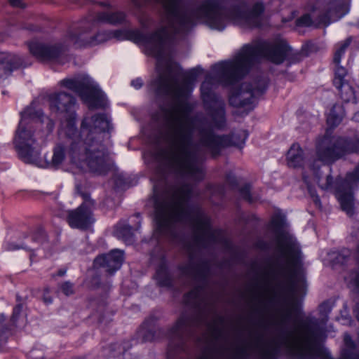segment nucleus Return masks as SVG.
I'll return each instance as SVG.
<instances>
[{"label": "nucleus", "instance_id": "obj_1", "mask_svg": "<svg viewBox=\"0 0 359 359\" xmlns=\"http://www.w3.org/2000/svg\"><path fill=\"white\" fill-rule=\"evenodd\" d=\"M201 71L197 67L183 73L175 67L166 76L154 82L157 96L172 100L168 108L161 107L166 118V150L156 149L143 154L147 163L155 164L163 172L168 170L177 177L194 181L204 178L202 162L205 149L215 156L224 147H242L248 137L244 130L230 136L216 135L198 117L191 116L193 106L187 99L193 90V83Z\"/></svg>", "mask_w": 359, "mask_h": 359}, {"label": "nucleus", "instance_id": "obj_2", "mask_svg": "<svg viewBox=\"0 0 359 359\" xmlns=\"http://www.w3.org/2000/svg\"><path fill=\"white\" fill-rule=\"evenodd\" d=\"M137 8H141L149 0H132ZM162 6L161 27L154 32L145 34L138 29H117L97 31L95 19L81 21L69 29L61 41L42 43L32 41L29 49L32 55L41 61L64 62L71 46L91 47L111 39H128L143 46L147 55L156 59V68L158 76L150 83L161 76H166L175 66L168 57L171 44L170 32L185 34L193 28L198 21L205 24L211 29L223 31L226 27V0H198L190 7L184 6L183 0H157Z\"/></svg>", "mask_w": 359, "mask_h": 359}, {"label": "nucleus", "instance_id": "obj_3", "mask_svg": "<svg viewBox=\"0 0 359 359\" xmlns=\"http://www.w3.org/2000/svg\"><path fill=\"white\" fill-rule=\"evenodd\" d=\"M191 191V187L185 183L168 187L162 193L157 184L154 186V236L177 243L181 238L180 227L189 226L193 231L191 240L182 243L189 260L180 266L181 273L194 281L195 287H205L209 264L199 254L220 242L222 233L211 228L209 218L200 208L189 203Z\"/></svg>", "mask_w": 359, "mask_h": 359}, {"label": "nucleus", "instance_id": "obj_4", "mask_svg": "<svg viewBox=\"0 0 359 359\" xmlns=\"http://www.w3.org/2000/svg\"><path fill=\"white\" fill-rule=\"evenodd\" d=\"M261 59L276 65L287 60L290 65L299 62L302 60V55L293 53L283 40L258 39L244 45L232 60L212 65L211 74L206 76L201 86V92L205 110L214 127L219 129L225 127L226 112L224 101L212 90V80L225 86L233 85Z\"/></svg>", "mask_w": 359, "mask_h": 359}, {"label": "nucleus", "instance_id": "obj_5", "mask_svg": "<svg viewBox=\"0 0 359 359\" xmlns=\"http://www.w3.org/2000/svg\"><path fill=\"white\" fill-rule=\"evenodd\" d=\"M76 114L62 117L59 133L68 140L69 159L73 168L97 175H106L113 166L103 139L111 128L110 120L104 114L84 116L79 131Z\"/></svg>", "mask_w": 359, "mask_h": 359}, {"label": "nucleus", "instance_id": "obj_6", "mask_svg": "<svg viewBox=\"0 0 359 359\" xmlns=\"http://www.w3.org/2000/svg\"><path fill=\"white\" fill-rule=\"evenodd\" d=\"M185 305L190 309L184 312L177 323L169 330L168 358L171 359L175 351H182L186 339L196 328L204 327L207 333L204 336L207 344L202 355L198 359H222V352L216 341L223 334V318L213 314L212 319L208 316L205 287H195L184 297Z\"/></svg>", "mask_w": 359, "mask_h": 359}, {"label": "nucleus", "instance_id": "obj_7", "mask_svg": "<svg viewBox=\"0 0 359 359\" xmlns=\"http://www.w3.org/2000/svg\"><path fill=\"white\" fill-rule=\"evenodd\" d=\"M296 309V304L289 302L280 310L278 319L274 323L278 331L276 347L260 348L261 359H276L280 349L296 359H326V352L320 345L324 330L318 319L306 318L299 320L292 330L284 329Z\"/></svg>", "mask_w": 359, "mask_h": 359}, {"label": "nucleus", "instance_id": "obj_8", "mask_svg": "<svg viewBox=\"0 0 359 359\" xmlns=\"http://www.w3.org/2000/svg\"><path fill=\"white\" fill-rule=\"evenodd\" d=\"M359 151V140L347 139L341 137L325 135L316 144L317 159L309 163V169L313 178L318 186L325 190L334 189L341 205V210L348 216L354 214V198L353 190L359 182V165L352 172L348 173L344 180H337L335 182L330 175L326 177L325 182L322 183L320 167L321 163H332L343 156Z\"/></svg>", "mask_w": 359, "mask_h": 359}, {"label": "nucleus", "instance_id": "obj_9", "mask_svg": "<svg viewBox=\"0 0 359 359\" xmlns=\"http://www.w3.org/2000/svg\"><path fill=\"white\" fill-rule=\"evenodd\" d=\"M271 226L275 234L276 255L264 276L275 280L281 292H292L294 286L290 278L302 261L299 247L295 238L283 230L284 220L281 216H274Z\"/></svg>", "mask_w": 359, "mask_h": 359}, {"label": "nucleus", "instance_id": "obj_10", "mask_svg": "<svg viewBox=\"0 0 359 359\" xmlns=\"http://www.w3.org/2000/svg\"><path fill=\"white\" fill-rule=\"evenodd\" d=\"M20 116L13 140L17 154L25 163L43 166L41 162V146L34 128L38 123H45L46 133L48 135L53 132L55 123L48 117H44L43 111L36 109L34 102L20 113Z\"/></svg>", "mask_w": 359, "mask_h": 359}, {"label": "nucleus", "instance_id": "obj_11", "mask_svg": "<svg viewBox=\"0 0 359 359\" xmlns=\"http://www.w3.org/2000/svg\"><path fill=\"white\" fill-rule=\"evenodd\" d=\"M59 85L76 93L89 108H103L106 105L104 93L87 74H80L65 78L60 81Z\"/></svg>", "mask_w": 359, "mask_h": 359}, {"label": "nucleus", "instance_id": "obj_12", "mask_svg": "<svg viewBox=\"0 0 359 359\" xmlns=\"http://www.w3.org/2000/svg\"><path fill=\"white\" fill-rule=\"evenodd\" d=\"M268 84L269 79L264 75L257 76L251 82L243 83L231 92L229 104L236 108L252 110L257 99L266 92Z\"/></svg>", "mask_w": 359, "mask_h": 359}, {"label": "nucleus", "instance_id": "obj_13", "mask_svg": "<svg viewBox=\"0 0 359 359\" xmlns=\"http://www.w3.org/2000/svg\"><path fill=\"white\" fill-rule=\"evenodd\" d=\"M350 0H331L326 5L325 11L313 20L309 14H305L296 21L298 27H309L311 25L328 26L332 22L337 21L344 17L349 11Z\"/></svg>", "mask_w": 359, "mask_h": 359}, {"label": "nucleus", "instance_id": "obj_14", "mask_svg": "<svg viewBox=\"0 0 359 359\" xmlns=\"http://www.w3.org/2000/svg\"><path fill=\"white\" fill-rule=\"evenodd\" d=\"M83 203L76 209L67 212V221L72 228L86 229L94 222L95 201L87 194H82Z\"/></svg>", "mask_w": 359, "mask_h": 359}, {"label": "nucleus", "instance_id": "obj_15", "mask_svg": "<svg viewBox=\"0 0 359 359\" xmlns=\"http://www.w3.org/2000/svg\"><path fill=\"white\" fill-rule=\"evenodd\" d=\"M50 110L57 116H72L75 112L76 98L70 93L60 91L48 95Z\"/></svg>", "mask_w": 359, "mask_h": 359}, {"label": "nucleus", "instance_id": "obj_16", "mask_svg": "<svg viewBox=\"0 0 359 359\" xmlns=\"http://www.w3.org/2000/svg\"><path fill=\"white\" fill-rule=\"evenodd\" d=\"M123 259V251L114 249L107 254L97 256L94 260V266L113 274L121 267Z\"/></svg>", "mask_w": 359, "mask_h": 359}, {"label": "nucleus", "instance_id": "obj_17", "mask_svg": "<svg viewBox=\"0 0 359 359\" xmlns=\"http://www.w3.org/2000/svg\"><path fill=\"white\" fill-rule=\"evenodd\" d=\"M27 65L22 56L15 53L0 50V80L7 79L15 70Z\"/></svg>", "mask_w": 359, "mask_h": 359}, {"label": "nucleus", "instance_id": "obj_18", "mask_svg": "<svg viewBox=\"0 0 359 359\" xmlns=\"http://www.w3.org/2000/svg\"><path fill=\"white\" fill-rule=\"evenodd\" d=\"M68 153V144L66 142H58L53 148V154L51 158L50 159L46 158L45 162H43L41 159V162L43 164V166L39 167L53 170H58L62 168L64 162L67 159L70 165V168L73 172L83 173L84 172L79 171L76 169L72 168L69 162Z\"/></svg>", "mask_w": 359, "mask_h": 359}, {"label": "nucleus", "instance_id": "obj_19", "mask_svg": "<svg viewBox=\"0 0 359 359\" xmlns=\"http://www.w3.org/2000/svg\"><path fill=\"white\" fill-rule=\"evenodd\" d=\"M24 238L25 241H20L19 243H8L6 246V249L8 250L23 249L27 251H32L36 248V245L43 244L46 241V235L42 229H38L31 236L25 235Z\"/></svg>", "mask_w": 359, "mask_h": 359}, {"label": "nucleus", "instance_id": "obj_20", "mask_svg": "<svg viewBox=\"0 0 359 359\" xmlns=\"http://www.w3.org/2000/svg\"><path fill=\"white\" fill-rule=\"evenodd\" d=\"M126 14L121 11H103L98 13L95 19L96 22L102 23H108L110 25H120L126 21Z\"/></svg>", "mask_w": 359, "mask_h": 359}, {"label": "nucleus", "instance_id": "obj_21", "mask_svg": "<svg viewBox=\"0 0 359 359\" xmlns=\"http://www.w3.org/2000/svg\"><path fill=\"white\" fill-rule=\"evenodd\" d=\"M131 347V343L127 341L121 344L116 343L111 344L109 348L112 357L120 358L121 359H137V356L133 355L129 351Z\"/></svg>", "mask_w": 359, "mask_h": 359}, {"label": "nucleus", "instance_id": "obj_22", "mask_svg": "<svg viewBox=\"0 0 359 359\" xmlns=\"http://www.w3.org/2000/svg\"><path fill=\"white\" fill-rule=\"evenodd\" d=\"M131 347V343L127 341L121 344L116 343L111 344L109 348L112 357L120 358L121 359H137V356L133 355L129 351Z\"/></svg>", "mask_w": 359, "mask_h": 359}, {"label": "nucleus", "instance_id": "obj_23", "mask_svg": "<svg viewBox=\"0 0 359 359\" xmlns=\"http://www.w3.org/2000/svg\"><path fill=\"white\" fill-rule=\"evenodd\" d=\"M287 164L290 167H301L304 163V152L299 144H294L287 154Z\"/></svg>", "mask_w": 359, "mask_h": 359}, {"label": "nucleus", "instance_id": "obj_24", "mask_svg": "<svg viewBox=\"0 0 359 359\" xmlns=\"http://www.w3.org/2000/svg\"><path fill=\"white\" fill-rule=\"evenodd\" d=\"M116 236L126 244H132L135 241L134 233L131 226L126 222H120L115 227Z\"/></svg>", "mask_w": 359, "mask_h": 359}, {"label": "nucleus", "instance_id": "obj_25", "mask_svg": "<svg viewBox=\"0 0 359 359\" xmlns=\"http://www.w3.org/2000/svg\"><path fill=\"white\" fill-rule=\"evenodd\" d=\"M344 341L345 348L343 350L341 358L340 359H359V353H358L357 346L352 340L351 337L346 333L344 334Z\"/></svg>", "mask_w": 359, "mask_h": 359}, {"label": "nucleus", "instance_id": "obj_26", "mask_svg": "<svg viewBox=\"0 0 359 359\" xmlns=\"http://www.w3.org/2000/svg\"><path fill=\"white\" fill-rule=\"evenodd\" d=\"M156 279L160 286L170 287L172 285V279L164 261L162 262L156 270Z\"/></svg>", "mask_w": 359, "mask_h": 359}, {"label": "nucleus", "instance_id": "obj_27", "mask_svg": "<svg viewBox=\"0 0 359 359\" xmlns=\"http://www.w3.org/2000/svg\"><path fill=\"white\" fill-rule=\"evenodd\" d=\"M339 91L341 98L345 102H356L354 90L348 82L335 86Z\"/></svg>", "mask_w": 359, "mask_h": 359}, {"label": "nucleus", "instance_id": "obj_28", "mask_svg": "<svg viewBox=\"0 0 359 359\" xmlns=\"http://www.w3.org/2000/svg\"><path fill=\"white\" fill-rule=\"evenodd\" d=\"M344 114L341 105L335 104L327 116V121L331 126L335 127L342 121Z\"/></svg>", "mask_w": 359, "mask_h": 359}, {"label": "nucleus", "instance_id": "obj_29", "mask_svg": "<svg viewBox=\"0 0 359 359\" xmlns=\"http://www.w3.org/2000/svg\"><path fill=\"white\" fill-rule=\"evenodd\" d=\"M138 335L144 341H150L154 339L155 331L151 320H146L138 331Z\"/></svg>", "mask_w": 359, "mask_h": 359}, {"label": "nucleus", "instance_id": "obj_30", "mask_svg": "<svg viewBox=\"0 0 359 359\" xmlns=\"http://www.w3.org/2000/svg\"><path fill=\"white\" fill-rule=\"evenodd\" d=\"M352 41V36L348 37L346 40L339 42L335 45V52L334 55V62L335 65L340 64L342 56L344 55L346 49Z\"/></svg>", "mask_w": 359, "mask_h": 359}, {"label": "nucleus", "instance_id": "obj_31", "mask_svg": "<svg viewBox=\"0 0 359 359\" xmlns=\"http://www.w3.org/2000/svg\"><path fill=\"white\" fill-rule=\"evenodd\" d=\"M347 75V70L342 66H340L339 64L336 65V68L334 70V79L333 81L334 86L341 85L344 83L347 82L345 79V77Z\"/></svg>", "mask_w": 359, "mask_h": 359}, {"label": "nucleus", "instance_id": "obj_32", "mask_svg": "<svg viewBox=\"0 0 359 359\" xmlns=\"http://www.w3.org/2000/svg\"><path fill=\"white\" fill-rule=\"evenodd\" d=\"M351 255L348 249H343L339 252H333L330 254L331 259L337 264H344Z\"/></svg>", "mask_w": 359, "mask_h": 359}, {"label": "nucleus", "instance_id": "obj_33", "mask_svg": "<svg viewBox=\"0 0 359 359\" xmlns=\"http://www.w3.org/2000/svg\"><path fill=\"white\" fill-rule=\"evenodd\" d=\"M303 179L307 184L308 191H309V193L313 200V202L314 203V204L316 205V206L317 208H321L322 205H321L320 199L318 195L317 194L316 191L311 187V182L309 180V176L306 175V174H304Z\"/></svg>", "mask_w": 359, "mask_h": 359}, {"label": "nucleus", "instance_id": "obj_34", "mask_svg": "<svg viewBox=\"0 0 359 359\" xmlns=\"http://www.w3.org/2000/svg\"><path fill=\"white\" fill-rule=\"evenodd\" d=\"M249 345L244 344L238 346L235 350L234 357L236 359H245L249 355Z\"/></svg>", "mask_w": 359, "mask_h": 359}, {"label": "nucleus", "instance_id": "obj_35", "mask_svg": "<svg viewBox=\"0 0 359 359\" xmlns=\"http://www.w3.org/2000/svg\"><path fill=\"white\" fill-rule=\"evenodd\" d=\"M22 311V305L18 304L13 311V315L11 318V322L13 326L20 327L21 325L19 323V318L20 317V313Z\"/></svg>", "mask_w": 359, "mask_h": 359}, {"label": "nucleus", "instance_id": "obj_36", "mask_svg": "<svg viewBox=\"0 0 359 359\" xmlns=\"http://www.w3.org/2000/svg\"><path fill=\"white\" fill-rule=\"evenodd\" d=\"M241 196L250 203H252L255 201L253 197H252L250 194V187L249 185H245L243 187L241 188L239 190Z\"/></svg>", "mask_w": 359, "mask_h": 359}, {"label": "nucleus", "instance_id": "obj_37", "mask_svg": "<svg viewBox=\"0 0 359 359\" xmlns=\"http://www.w3.org/2000/svg\"><path fill=\"white\" fill-rule=\"evenodd\" d=\"M60 288L62 292L67 296H69L74 293L73 284L69 281L62 283Z\"/></svg>", "mask_w": 359, "mask_h": 359}, {"label": "nucleus", "instance_id": "obj_38", "mask_svg": "<svg viewBox=\"0 0 359 359\" xmlns=\"http://www.w3.org/2000/svg\"><path fill=\"white\" fill-rule=\"evenodd\" d=\"M332 305L330 302H324L319 306L320 313L323 316H327L332 310Z\"/></svg>", "mask_w": 359, "mask_h": 359}, {"label": "nucleus", "instance_id": "obj_39", "mask_svg": "<svg viewBox=\"0 0 359 359\" xmlns=\"http://www.w3.org/2000/svg\"><path fill=\"white\" fill-rule=\"evenodd\" d=\"M114 183L118 188H124L126 187V181L123 175L116 174L114 175Z\"/></svg>", "mask_w": 359, "mask_h": 359}, {"label": "nucleus", "instance_id": "obj_40", "mask_svg": "<svg viewBox=\"0 0 359 359\" xmlns=\"http://www.w3.org/2000/svg\"><path fill=\"white\" fill-rule=\"evenodd\" d=\"M350 279L353 283L359 289V271L350 274Z\"/></svg>", "mask_w": 359, "mask_h": 359}, {"label": "nucleus", "instance_id": "obj_41", "mask_svg": "<svg viewBox=\"0 0 359 359\" xmlns=\"http://www.w3.org/2000/svg\"><path fill=\"white\" fill-rule=\"evenodd\" d=\"M143 85V81L140 78L135 79L131 81V86L136 89H140Z\"/></svg>", "mask_w": 359, "mask_h": 359}, {"label": "nucleus", "instance_id": "obj_42", "mask_svg": "<svg viewBox=\"0 0 359 359\" xmlns=\"http://www.w3.org/2000/svg\"><path fill=\"white\" fill-rule=\"evenodd\" d=\"M10 4L15 7L23 8V0H9Z\"/></svg>", "mask_w": 359, "mask_h": 359}, {"label": "nucleus", "instance_id": "obj_43", "mask_svg": "<svg viewBox=\"0 0 359 359\" xmlns=\"http://www.w3.org/2000/svg\"><path fill=\"white\" fill-rule=\"evenodd\" d=\"M49 292L48 290L46 289L45 290V293L43 294V302L46 304H50L52 303L53 300H52V298L50 297V296H47L46 295V293L48 294Z\"/></svg>", "mask_w": 359, "mask_h": 359}, {"label": "nucleus", "instance_id": "obj_44", "mask_svg": "<svg viewBox=\"0 0 359 359\" xmlns=\"http://www.w3.org/2000/svg\"><path fill=\"white\" fill-rule=\"evenodd\" d=\"M341 319L344 320L343 323H348L351 320V318L348 316V315L344 316L342 313L341 315Z\"/></svg>", "mask_w": 359, "mask_h": 359}, {"label": "nucleus", "instance_id": "obj_45", "mask_svg": "<svg viewBox=\"0 0 359 359\" xmlns=\"http://www.w3.org/2000/svg\"><path fill=\"white\" fill-rule=\"evenodd\" d=\"M147 21H148V23H147V22L141 21V24H142V27L144 28H147V27L149 26V23H150L151 20L150 18H147Z\"/></svg>", "mask_w": 359, "mask_h": 359}, {"label": "nucleus", "instance_id": "obj_46", "mask_svg": "<svg viewBox=\"0 0 359 359\" xmlns=\"http://www.w3.org/2000/svg\"><path fill=\"white\" fill-rule=\"evenodd\" d=\"M353 119L356 122H359V111L353 115Z\"/></svg>", "mask_w": 359, "mask_h": 359}, {"label": "nucleus", "instance_id": "obj_47", "mask_svg": "<svg viewBox=\"0 0 359 359\" xmlns=\"http://www.w3.org/2000/svg\"><path fill=\"white\" fill-rule=\"evenodd\" d=\"M228 181L233 183L236 181V179L233 176H231V175H229L227 177Z\"/></svg>", "mask_w": 359, "mask_h": 359}, {"label": "nucleus", "instance_id": "obj_48", "mask_svg": "<svg viewBox=\"0 0 359 359\" xmlns=\"http://www.w3.org/2000/svg\"><path fill=\"white\" fill-rule=\"evenodd\" d=\"M66 271L65 270H60L57 273V276H62L65 274Z\"/></svg>", "mask_w": 359, "mask_h": 359}, {"label": "nucleus", "instance_id": "obj_49", "mask_svg": "<svg viewBox=\"0 0 359 359\" xmlns=\"http://www.w3.org/2000/svg\"><path fill=\"white\" fill-rule=\"evenodd\" d=\"M294 13L292 12V15H291V17H290L289 19L283 18V21L284 22H287V21L290 20L291 19L294 18Z\"/></svg>", "mask_w": 359, "mask_h": 359}, {"label": "nucleus", "instance_id": "obj_50", "mask_svg": "<svg viewBox=\"0 0 359 359\" xmlns=\"http://www.w3.org/2000/svg\"><path fill=\"white\" fill-rule=\"evenodd\" d=\"M356 257H357V259H359V244L358 245L357 248H356Z\"/></svg>", "mask_w": 359, "mask_h": 359}, {"label": "nucleus", "instance_id": "obj_51", "mask_svg": "<svg viewBox=\"0 0 359 359\" xmlns=\"http://www.w3.org/2000/svg\"><path fill=\"white\" fill-rule=\"evenodd\" d=\"M4 320H5V316L2 314L0 316V321H1V323H2Z\"/></svg>", "mask_w": 359, "mask_h": 359}, {"label": "nucleus", "instance_id": "obj_52", "mask_svg": "<svg viewBox=\"0 0 359 359\" xmlns=\"http://www.w3.org/2000/svg\"><path fill=\"white\" fill-rule=\"evenodd\" d=\"M262 339V336L257 337V343L259 342Z\"/></svg>", "mask_w": 359, "mask_h": 359}, {"label": "nucleus", "instance_id": "obj_53", "mask_svg": "<svg viewBox=\"0 0 359 359\" xmlns=\"http://www.w3.org/2000/svg\"><path fill=\"white\" fill-rule=\"evenodd\" d=\"M356 26L359 28V22H358Z\"/></svg>", "mask_w": 359, "mask_h": 359}]
</instances>
